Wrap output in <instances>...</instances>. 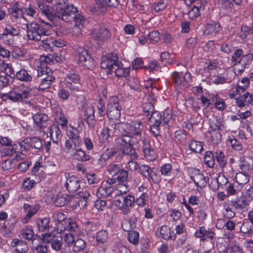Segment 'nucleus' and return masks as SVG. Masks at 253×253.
<instances>
[{
  "label": "nucleus",
  "instance_id": "obj_1",
  "mask_svg": "<svg viewBox=\"0 0 253 253\" xmlns=\"http://www.w3.org/2000/svg\"><path fill=\"white\" fill-rule=\"evenodd\" d=\"M39 9L50 21L54 22L56 19L64 21H68V17L75 14L77 9L73 5H65L61 2L52 8L43 3H39Z\"/></svg>",
  "mask_w": 253,
  "mask_h": 253
},
{
  "label": "nucleus",
  "instance_id": "obj_2",
  "mask_svg": "<svg viewBox=\"0 0 253 253\" xmlns=\"http://www.w3.org/2000/svg\"><path fill=\"white\" fill-rule=\"evenodd\" d=\"M116 142L121 146L120 155L130 156L131 159H137L134 146L138 143V140L135 137L128 134H123L116 139Z\"/></svg>",
  "mask_w": 253,
  "mask_h": 253
},
{
  "label": "nucleus",
  "instance_id": "obj_3",
  "mask_svg": "<svg viewBox=\"0 0 253 253\" xmlns=\"http://www.w3.org/2000/svg\"><path fill=\"white\" fill-rule=\"evenodd\" d=\"M27 35L29 40L33 41H42L46 39V37L49 36L50 31L45 29L43 26L36 23L31 22L26 24Z\"/></svg>",
  "mask_w": 253,
  "mask_h": 253
},
{
  "label": "nucleus",
  "instance_id": "obj_4",
  "mask_svg": "<svg viewBox=\"0 0 253 253\" xmlns=\"http://www.w3.org/2000/svg\"><path fill=\"white\" fill-rule=\"evenodd\" d=\"M144 128V125L139 121H134L130 123H120L118 124V129L120 131V134L132 135V136L140 137Z\"/></svg>",
  "mask_w": 253,
  "mask_h": 253
},
{
  "label": "nucleus",
  "instance_id": "obj_5",
  "mask_svg": "<svg viewBox=\"0 0 253 253\" xmlns=\"http://www.w3.org/2000/svg\"><path fill=\"white\" fill-rule=\"evenodd\" d=\"M121 109L119 98L115 96L110 97L107 106L108 118L111 120H118L120 118Z\"/></svg>",
  "mask_w": 253,
  "mask_h": 253
},
{
  "label": "nucleus",
  "instance_id": "obj_6",
  "mask_svg": "<svg viewBox=\"0 0 253 253\" xmlns=\"http://www.w3.org/2000/svg\"><path fill=\"white\" fill-rule=\"evenodd\" d=\"M22 151L30 150L31 148L41 150L43 149V143L42 139L37 137H27L20 143Z\"/></svg>",
  "mask_w": 253,
  "mask_h": 253
},
{
  "label": "nucleus",
  "instance_id": "obj_7",
  "mask_svg": "<svg viewBox=\"0 0 253 253\" xmlns=\"http://www.w3.org/2000/svg\"><path fill=\"white\" fill-rule=\"evenodd\" d=\"M118 59V56L115 53H110L103 55L100 63L101 68L107 70V74L111 73L113 71L115 65L119 62Z\"/></svg>",
  "mask_w": 253,
  "mask_h": 253
},
{
  "label": "nucleus",
  "instance_id": "obj_8",
  "mask_svg": "<svg viewBox=\"0 0 253 253\" xmlns=\"http://www.w3.org/2000/svg\"><path fill=\"white\" fill-rule=\"evenodd\" d=\"M65 80L66 87L71 90V94L75 93L79 90L80 79L75 71H70L67 74Z\"/></svg>",
  "mask_w": 253,
  "mask_h": 253
},
{
  "label": "nucleus",
  "instance_id": "obj_9",
  "mask_svg": "<svg viewBox=\"0 0 253 253\" xmlns=\"http://www.w3.org/2000/svg\"><path fill=\"white\" fill-rule=\"evenodd\" d=\"M140 173L149 181L157 183L159 181L158 175V169L155 167H150L147 165H141L139 167Z\"/></svg>",
  "mask_w": 253,
  "mask_h": 253
},
{
  "label": "nucleus",
  "instance_id": "obj_10",
  "mask_svg": "<svg viewBox=\"0 0 253 253\" xmlns=\"http://www.w3.org/2000/svg\"><path fill=\"white\" fill-rule=\"evenodd\" d=\"M120 135L121 134L118 129V124H113L104 127L100 132L99 137L101 142L105 143L109 141L112 136Z\"/></svg>",
  "mask_w": 253,
  "mask_h": 253
},
{
  "label": "nucleus",
  "instance_id": "obj_11",
  "mask_svg": "<svg viewBox=\"0 0 253 253\" xmlns=\"http://www.w3.org/2000/svg\"><path fill=\"white\" fill-rule=\"evenodd\" d=\"M79 61L88 69H92L95 67V61L88 53L87 51L84 48L80 47L78 48Z\"/></svg>",
  "mask_w": 253,
  "mask_h": 253
},
{
  "label": "nucleus",
  "instance_id": "obj_12",
  "mask_svg": "<svg viewBox=\"0 0 253 253\" xmlns=\"http://www.w3.org/2000/svg\"><path fill=\"white\" fill-rule=\"evenodd\" d=\"M253 61V54L248 53L245 54L242 58L239 60L238 63L234 65V70L236 74L242 73L247 66L250 65Z\"/></svg>",
  "mask_w": 253,
  "mask_h": 253
},
{
  "label": "nucleus",
  "instance_id": "obj_13",
  "mask_svg": "<svg viewBox=\"0 0 253 253\" xmlns=\"http://www.w3.org/2000/svg\"><path fill=\"white\" fill-rule=\"evenodd\" d=\"M143 142L142 151L146 159L150 161H153L157 158L155 150L150 145V142L145 139H139Z\"/></svg>",
  "mask_w": 253,
  "mask_h": 253
},
{
  "label": "nucleus",
  "instance_id": "obj_14",
  "mask_svg": "<svg viewBox=\"0 0 253 253\" xmlns=\"http://www.w3.org/2000/svg\"><path fill=\"white\" fill-rule=\"evenodd\" d=\"M92 34L94 39L99 42L107 40L111 37L110 32L104 27L94 29Z\"/></svg>",
  "mask_w": 253,
  "mask_h": 253
},
{
  "label": "nucleus",
  "instance_id": "obj_15",
  "mask_svg": "<svg viewBox=\"0 0 253 253\" xmlns=\"http://www.w3.org/2000/svg\"><path fill=\"white\" fill-rule=\"evenodd\" d=\"M190 178L194 181L195 185L201 188L205 187L207 181L205 176L197 169L192 170Z\"/></svg>",
  "mask_w": 253,
  "mask_h": 253
},
{
  "label": "nucleus",
  "instance_id": "obj_16",
  "mask_svg": "<svg viewBox=\"0 0 253 253\" xmlns=\"http://www.w3.org/2000/svg\"><path fill=\"white\" fill-rule=\"evenodd\" d=\"M64 43L60 40H55L50 36H47L46 39L43 40V44L41 45L46 50L53 51L54 47H61Z\"/></svg>",
  "mask_w": 253,
  "mask_h": 253
},
{
  "label": "nucleus",
  "instance_id": "obj_17",
  "mask_svg": "<svg viewBox=\"0 0 253 253\" xmlns=\"http://www.w3.org/2000/svg\"><path fill=\"white\" fill-rule=\"evenodd\" d=\"M52 74V72L49 69L44 70L42 68H40L35 71L33 76L37 82L40 83L49 78V77H53Z\"/></svg>",
  "mask_w": 253,
  "mask_h": 253
},
{
  "label": "nucleus",
  "instance_id": "obj_18",
  "mask_svg": "<svg viewBox=\"0 0 253 253\" xmlns=\"http://www.w3.org/2000/svg\"><path fill=\"white\" fill-rule=\"evenodd\" d=\"M137 211L130 213L128 216V218L122 224V228L124 231H131L136 227V223L137 221V217L136 213Z\"/></svg>",
  "mask_w": 253,
  "mask_h": 253
},
{
  "label": "nucleus",
  "instance_id": "obj_19",
  "mask_svg": "<svg viewBox=\"0 0 253 253\" xmlns=\"http://www.w3.org/2000/svg\"><path fill=\"white\" fill-rule=\"evenodd\" d=\"M65 186L69 192H75L80 187L79 178L74 175L69 176L67 178Z\"/></svg>",
  "mask_w": 253,
  "mask_h": 253
},
{
  "label": "nucleus",
  "instance_id": "obj_20",
  "mask_svg": "<svg viewBox=\"0 0 253 253\" xmlns=\"http://www.w3.org/2000/svg\"><path fill=\"white\" fill-rule=\"evenodd\" d=\"M24 209L27 214L25 217L22 219V222L27 223L30 218L39 211L40 206L38 205H31L28 204H25Z\"/></svg>",
  "mask_w": 253,
  "mask_h": 253
},
{
  "label": "nucleus",
  "instance_id": "obj_21",
  "mask_svg": "<svg viewBox=\"0 0 253 253\" xmlns=\"http://www.w3.org/2000/svg\"><path fill=\"white\" fill-rule=\"evenodd\" d=\"M35 124L40 128H45L47 126L48 117L42 113H37L33 117Z\"/></svg>",
  "mask_w": 253,
  "mask_h": 253
},
{
  "label": "nucleus",
  "instance_id": "obj_22",
  "mask_svg": "<svg viewBox=\"0 0 253 253\" xmlns=\"http://www.w3.org/2000/svg\"><path fill=\"white\" fill-rule=\"evenodd\" d=\"M84 118L89 124L94 120V110L92 106L91 105H85L83 106L82 109Z\"/></svg>",
  "mask_w": 253,
  "mask_h": 253
},
{
  "label": "nucleus",
  "instance_id": "obj_23",
  "mask_svg": "<svg viewBox=\"0 0 253 253\" xmlns=\"http://www.w3.org/2000/svg\"><path fill=\"white\" fill-rule=\"evenodd\" d=\"M240 168L242 172L249 173L252 169L253 160L250 157H243L240 158Z\"/></svg>",
  "mask_w": 253,
  "mask_h": 253
},
{
  "label": "nucleus",
  "instance_id": "obj_24",
  "mask_svg": "<svg viewBox=\"0 0 253 253\" xmlns=\"http://www.w3.org/2000/svg\"><path fill=\"white\" fill-rule=\"evenodd\" d=\"M253 101L252 94L249 92L246 93L238 98L236 99V104L239 107L242 108L249 105Z\"/></svg>",
  "mask_w": 253,
  "mask_h": 253
},
{
  "label": "nucleus",
  "instance_id": "obj_25",
  "mask_svg": "<svg viewBox=\"0 0 253 253\" xmlns=\"http://www.w3.org/2000/svg\"><path fill=\"white\" fill-rule=\"evenodd\" d=\"M11 245L16 248L15 250L18 253H26L29 249L25 242L16 238L12 240Z\"/></svg>",
  "mask_w": 253,
  "mask_h": 253
},
{
  "label": "nucleus",
  "instance_id": "obj_26",
  "mask_svg": "<svg viewBox=\"0 0 253 253\" xmlns=\"http://www.w3.org/2000/svg\"><path fill=\"white\" fill-rule=\"evenodd\" d=\"M81 198L78 202V205L81 207H84L87 203L90 200L91 195L86 189H83L78 193Z\"/></svg>",
  "mask_w": 253,
  "mask_h": 253
},
{
  "label": "nucleus",
  "instance_id": "obj_27",
  "mask_svg": "<svg viewBox=\"0 0 253 253\" xmlns=\"http://www.w3.org/2000/svg\"><path fill=\"white\" fill-rule=\"evenodd\" d=\"M114 188L111 186L102 185L100 187L97 192L96 195L98 198H106L113 193Z\"/></svg>",
  "mask_w": 253,
  "mask_h": 253
},
{
  "label": "nucleus",
  "instance_id": "obj_28",
  "mask_svg": "<svg viewBox=\"0 0 253 253\" xmlns=\"http://www.w3.org/2000/svg\"><path fill=\"white\" fill-rule=\"evenodd\" d=\"M135 202V199L133 196L130 194L124 196L123 201V207L126 211H122L124 215L128 214L130 212L129 207H130Z\"/></svg>",
  "mask_w": 253,
  "mask_h": 253
},
{
  "label": "nucleus",
  "instance_id": "obj_29",
  "mask_svg": "<svg viewBox=\"0 0 253 253\" xmlns=\"http://www.w3.org/2000/svg\"><path fill=\"white\" fill-rule=\"evenodd\" d=\"M71 200V197L66 194H58L54 201L57 207H63L67 204Z\"/></svg>",
  "mask_w": 253,
  "mask_h": 253
},
{
  "label": "nucleus",
  "instance_id": "obj_30",
  "mask_svg": "<svg viewBox=\"0 0 253 253\" xmlns=\"http://www.w3.org/2000/svg\"><path fill=\"white\" fill-rule=\"evenodd\" d=\"M115 73V75L118 77H126L128 75L129 69L128 68H124L122 67V64L120 62H117L115 65L113 71Z\"/></svg>",
  "mask_w": 253,
  "mask_h": 253
},
{
  "label": "nucleus",
  "instance_id": "obj_31",
  "mask_svg": "<svg viewBox=\"0 0 253 253\" xmlns=\"http://www.w3.org/2000/svg\"><path fill=\"white\" fill-rule=\"evenodd\" d=\"M248 204V202L247 198L243 195L238 198L236 201H231V206L234 207L237 210H242Z\"/></svg>",
  "mask_w": 253,
  "mask_h": 253
},
{
  "label": "nucleus",
  "instance_id": "obj_32",
  "mask_svg": "<svg viewBox=\"0 0 253 253\" xmlns=\"http://www.w3.org/2000/svg\"><path fill=\"white\" fill-rule=\"evenodd\" d=\"M15 89L18 95L20 96L21 101H23L24 99L28 98L31 94L30 89L23 85L17 86L15 87Z\"/></svg>",
  "mask_w": 253,
  "mask_h": 253
},
{
  "label": "nucleus",
  "instance_id": "obj_33",
  "mask_svg": "<svg viewBox=\"0 0 253 253\" xmlns=\"http://www.w3.org/2000/svg\"><path fill=\"white\" fill-rule=\"evenodd\" d=\"M0 71L5 72V74L11 78L15 76L14 71L11 64L2 61L0 64Z\"/></svg>",
  "mask_w": 253,
  "mask_h": 253
},
{
  "label": "nucleus",
  "instance_id": "obj_34",
  "mask_svg": "<svg viewBox=\"0 0 253 253\" xmlns=\"http://www.w3.org/2000/svg\"><path fill=\"white\" fill-rule=\"evenodd\" d=\"M249 173L242 171L236 173V180L239 185H245L249 181Z\"/></svg>",
  "mask_w": 253,
  "mask_h": 253
},
{
  "label": "nucleus",
  "instance_id": "obj_35",
  "mask_svg": "<svg viewBox=\"0 0 253 253\" xmlns=\"http://www.w3.org/2000/svg\"><path fill=\"white\" fill-rule=\"evenodd\" d=\"M16 76L18 80L26 82L31 81L32 79L31 75L25 69H22L17 72Z\"/></svg>",
  "mask_w": 253,
  "mask_h": 253
},
{
  "label": "nucleus",
  "instance_id": "obj_36",
  "mask_svg": "<svg viewBox=\"0 0 253 253\" xmlns=\"http://www.w3.org/2000/svg\"><path fill=\"white\" fill-rule=\"evenodd\" d=\"M159 233L161 237L164 239H172L170 235V228L167 226H163L157 230V233Z\"/></svg>",
  "mask_w": 253,
  "mask_h": 253
},
{
  "label": "nucleus",
  "instance_id": "obj_37",
  "mask_svg": "<svg viewBox=\"0 0 253 253\" xmlns=\"http://www.w3.org/2000/svg\"><path fill=\"white\" fill-rule=\"evenodd\" d=\"M0 144L3 146L12 147V148L10 149L7 152V155H11L13 154L16 153L15 149H14L13 146L12 145V141L7 137H2L0 138Z\"/></svg>",
  "mask_w": 253,
  "mask_h": 253
},
{
  "label": "nucleus",
  "instance_id": "obj_38",
  "mask_svg": "<svg viewBox=\"0 0 253 253\" xmlns=\"http://www.w3.org/2000/svg\"><path fill=\"white\" fill-rule=\"evenodd\" d=\"M49 219L48 218H44L40 219L38 221L37 226L38 229L41 232H46L49 230Z\"/></svg>",
  "mask_w": 253,
  "mask_h": 253
},
{
  "label": "nucleus",
  "instance_id": "obj_39",
  "mask_svg": "<svg viewBox=\"0 0 253 253\" xmlns=\"http://www.w3.org/2000/svg\"><path fill=\"white\" fill-rule=\"evenodd\" d=\"M48 248V245L41 241L38 245L33 247L32 251L34 253H46Z\"/></svg>",
  "mask_w": 253,
  "mask_h": 253
},
{
  "label": "nucleus",
  "instance_id": "obj_40",
  "mask_svg": "<svg viewBox=\"0 0 253 253\" xmlns=\"http://www.w3.org/2000/svg\"><path fill=\"white\" fill-rule=\"evenodd\" d=\"M204 163L210 168H213L214 165V155L211 151L206 152L204 158Z\"/></svg>",
  "mask_w": 253,
  "mask_h": 253
},
{
  "label": "nucleus",
  "instance_id": "obj_41",
  "mask_svg": "<svg viewBox=\"0 0 253 253\" xmlns=\"http://www.w3.org/2000/svg\"><path fill=\"white\" fill-rule=\"evenodd\" d=\"M148 119L152 125H160L162 121V116L158 111H155L151 114L150 117Z\"/></svg>",
  "mask_w": 253,
  "mask_h": 253
},
{
  "label": "nucleus",
  "instance_id": "obj_42",
  "mask_svg": "<svg viewBox=\"0 0 253 253\" xmlns=\"http://www.w3.org/2000/svg\"><path fill=\"white\" fill-rule=\"evenodd\" d=\"M74 155L77 160L82 162L87 161L90 159V156L81 149H76Z\"/></svg>",
  "mask_w": 253,
  "mask_h": 253
},
{
  "label": "nucleus",
  "instance_id": "obj_43",
  "mask_svg": "<svg viewBox=\"0 0 253 253\" xmlns=\"http://www.w3.org/2000/svg\"><path fill=\"white\" fill-rule=\"evenodd\" d=\"M108 239V233L106 230H102L98 232L96 235V240L98 244H104Z\"/></svg>",
  "mask_w": 253,
  "mask_h": 253
},
{
  "label": "nucleus",
  "instance_id": "obj_44",
  "mask_svg": "<svg viewBox=\"0 0 253 253\" xmlns=\"http://www.w3.org/2000/svg\"><path fill=\"white\" fill-rule=\"evenodd\" d=\"M221 27L219 24L214 23L208 24L205 33L209 35L210 34H216L220 31Z\"/></svg>",
  "mask_w": 253,
  "mask_h": 253
},
{
  "label": "nucleus",
  "instance_id": "obj_45",
  "mask_svg": "<svg viewBox=\"0 0 253 253\" xmlns=\"http://www.w3.org/2000/svg\"><path fill=\"white\" fill-rule=\"evenodd\" d=\"M215 156L220 167L221 168L225 167L227 162L224 153L221 151L217 150L215 153Z\"/></svg>",
  "mask_w": 253,
  "mask_h": 253
},
{
  "label": "nucleus",
  "instance_id": "obj_46",
  "mask_svg": "<svg viewBox=\"0 0 253 253\" xmlns=\"http://www.w3.org/2000/svg\"><path fill=\"white\" fill-rule=\"evenodd\" d=\"M212 102L214 103L215 107L219 110H223L225 108V104L222 99L218 97L217 95H212Z\"/></svg>",
  "mask_w": 253,
  "mask_h": 253
},
{
  "label": "nucleus",
  "instance_id": "obj_47",
  "mask_svg": "<svg viewBox=\"0 0 253 253\" xmlns=\"http://www.w3.org/2000/svg\"><path fill=\"white\" fill-rule=\"evenodd\" d=\"M172 80L177 87H180L182 85V84L184 82L183 80V74L182 73L174 72L171 75Z\"/></svg>",
  "mask_w": 253,
  "mask_h": 253
},
{
  "label": "nucleus",
  "instance_id": "obj_48",
  "mask_svg": "<svg viewBox=\"0 0 253 253\" xmlns=\"http://www.w3.org/2000/svg\"><path fill=\"white\" fill-rule=\"evenodd\" d=\"M49 78L40 82L39 89L42 90H45L50 87L52 83L55 81V77H49Z\"/></svg>",
  "mask_w": 253,
  "mask_h": 253
},
{
  "label": "nucleus",
  "instance_id": "obj_49",
  "mask_svg": "<svg viewBox=\"0 0 253 253\" xmlns=\"http://www.w3.org/2000/svg\"><path fill=\"white\" fill-rule=\"evenodd\" d=\"M74 246L73 247V251L75 252H79L83 251L85 247V242L81 239H78L75 241Z\"/></svg>",
  "mask_w": 253,
  "mask_h": 253
},
{
  "label": "nucleus",
  "instance_id": "obj_50",
  "mask_svg": "<svg viewBox=\"0 0 253 253\" xmlns=\"http://www.w3.org/2000/svg\"><path fill=\"white\" fill-rule=\"evenodd\" d=\"M77 8L76 7H75ZM78 12V10H77V11L75 13V14L72 16H70L68 17V21L67 22H69L70 21L71 18L74 19L75 23V26L77 27V26H80V25H83V23L84 21V17L81 15V14H76V13Z\"/></svg>",
  "mask_w": 253,
  "mask_h": 253
},
{
  "label": "nucleus",
  "instance_id": "obj_51",
  "mask_svg": "<svg viewBox=\"0 0 253 253\" xmlns=\"http://www.w3.org/2000/svg\"><path fill=\"white\" fill-rule=\"evenodd\" d=\"M104 153L107 155V158L109 159L112 158L116 156L117 158L121 156L120 150L115 147H112L111 148H108L105 150Z\"/></svg>",
  "mask_w": 253,
  "mask_h": 253
},
{
  "label": "nucleus",
  "instance_id": "obj_52",
  "mask_svg": "<svg viewBox=\"0 0 253 253\" xmlns=\"http://www.w3.org/2000/svg\"><path fill=\"white\" fill-rule=\"evenodd\" d=\"M189 148L196 153H201L203 150L202 143L197 141H192L189 145Z\"/></svg>",
  "mask_w": 253,
  "mask_h": 253
},
{
  "label": "nucleus",
  "instance_id": "obj_53",
  "mask_svg": "<svg viewBox=\"0 0 253 253\" xmlns=\"http://www.w3.org/2000/svg\"><path fill=\"white\" fill-rule=\"evenodd\" d=\"M68 135L75 146H78L81 144V139L78 134L73 131H69L67 132Z\"/></svg>",
  "mask_w": 253,
  "mask_h": 253
},
{
  "label": "nucleus",
  "instance_id": "obj_54",
  "mask_svg": "<svg viewBox=\"0 0 253 253\" xmlns=\"http://www.w3.org/2000/svg\"><path fill=\"white\" fill-rule=\"evenodd\" d=\"M139 235L137 232L131 231L127 235V239L131 243L137 245L139 242Z\"/></svg>",
  "mask_w": 253,
  "mask_h": 253
},
{
  "label": "nucleus",
  "instance_id": "obj_55",
  "mask_svg": "<svg viewBox=\"0 0 253 253\" xmlns=\"http://www.w3.org/2000/svg\"><path fill=\"white\" fill-rule=\"evenodd\" d=\"M19 30L18 29L14 28L11 25H7L6 26L3 33L2 34L3 36H17L19 35Z\"/></svg>",
  "mask_w": 253,
  "mask_h": 253
},
{
  "label": "nucleus",
  "instance_id": "obj_56",
  "mask_svg": "<svg viewBox=\"0 0 253 253\" xmlns=\"http://www.w3.org/2000/svg\"><path fill=\"white\" fill-rule=\"evenodd\" d=\"M142 107L143 108L144 115L147 117H148L150 114L155 112L154 111V108L153 105L151 102H146L143 104Z\"/></svg>",
  "mask_w": 253,
  "mask_h": 253
},
{
  "label": "nucleus",
  "instance_id": "obj_57",
  "mask_svg": "<svg viewBox=\"0 0 253 253\" xmlns=\"http://www.w3.org/2000/svg\"><path fill=\"white\" fill-rule=\"evenodd\" d=\"M201 4L200 6L198 5H194L193 7L188 12V16L189 18L193 20L200 15L199 9L201 8Z\"/></svg>",
  "mask_w": 253,
  "mask_h": 253
},
{
  "label": "nucleus",
  "instance_id": "obj_58",
  "mask_svg": "<svg viewBox=\"0 0 253 253\" xmlns=\"http://www.w3.org/2000/svg\"><path fill=\"white\" fill-rule=\"evenodd\" d=\"M148 40L152 43L158 42L160 40V33L157 31H152L150 32L147 36Z\"/></svg>",
  "mask_w": 253,
  "mask_h": 253
},
{
  "label": "nucleus",
  "instance_id": "obj_59",
  "mask_svg": "<svg viewBox=\"0 0 253 253\" xmlns=\"http://www.w3.org/2000/svg\"><path fill=\"white\" fill-rule=\"evenodd\" d=\"M211 137V141L212 143L218 144L221 139L222 135L219 131H212L210 132Z\"/></svg>",
  "mask_w": 253,
  "mask_h": 253
},
{
  "label": "nucleus",
  "instance_id": "obj_60",
  "mask_svg": "<svg viewBox=\"0 0 253 253\" xmlns=\"http://www.w3.org/2000/svg\"><path fill=\"white\" fill-rule=\"evenodd\" d=\"M121 169V167L120 165L112 164L108 167V171L113 176H115Z\"/></svg>",
  "mask_w": 253,
  "mask_h": 253
},
{
  "label": "nucleus",
  "instance_id": "obj_61",
  "mask_svg": "<svg viewBox=\"0 0 253 253\" xmlns=\"http://www.w3.org/2000/svg\"><path fill=\"white\" fill-rule=\"evenodd\" d=\"M244 55L245 54H244V52L242 49H236L231 57V60L232 62H236V63H238L239 60H240Z\"/></svg>",
  "mask_w": 253,
  "mask_h": 253
},
{
  "label": "nucleus",
  "instance_id": "obj_62",
  "mask_svg": "<svg viewBox=\"0 0 253 253\" xmlns=\"http://www.w3.org/2000/svg\"><path fill=\"white\" fill-rule=\"evenodd\" d=\"M128 84L130 87L136 91L140 89V85L139 81L134 78H130L128 81Z\"/></svg>",
  "mask_w": 253,
  "mask_h": 253
},
{
  "label": "nucleus",
  "instance_id": "obj_63",
  "mask_svg": "<svg viewBox=\"0 0 253 253\" xmlns=\"http://www.w3.org/2000/svg\"><path fill=\"white\" fill-rule=\"evenodd\" d=\"M63 238L67 246H72L75 242V239L74 235L71 233H67L63 235Z\"/></svg>",
  "mask_w": 253,
  "mask_h": 253
},
{
  "label": "nucleus",
  "instance_id": "obj_64",
  "mask_svg": "<svg viewBox=\"0 0 253 253\" xmlns=\"http://www.w3.org/2000/svg\"><path fill=\"white\" fill-rule=\"evenodd\" d=\"M241 231L244 234L252 235L253 234V230L252 226L248 222H244L240 228Z\"/></svg>",
  "mask_w": 253,
  "mask_h": 253
}]
</instances>
